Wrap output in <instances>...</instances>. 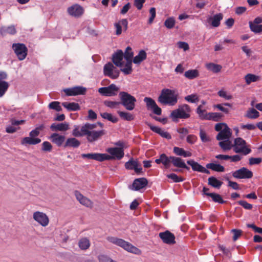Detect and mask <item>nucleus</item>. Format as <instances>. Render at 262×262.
<instances>
[{
	"label": "nucleus",
	"mask_w": 262,
	"mask_h": 262,
	"mask_svg": "<svg viewBox=\"0 0 262 262\" xmlns=\"http://www.w3.org/2000/svg\"><path fill=\"white\" fill-rule=\"evenodd\" d=\"M96 124L86 123L80 128L76 126L73 130L72 135L75 137L85 136L89 143L96 142L105 134L104 130H94L96 127Z\"/></svg>",
	"instance_id": "f257e3e1"
},
{
	"label": "nucleus",
	"mask_w": 262,
	"mask_h": 262,
	"mask_svg": "<svg viewBox=\"0 0 262 262\" xmlns=\"http://www.w3.org/2000/svg\"><path fill=\"white\" fill-rule=\"evenodd\" d=\"M155 162L158 164L162 163L165 168H169L171 163L176 167L190 170V167L187 166L184 160L181 158L175 156L168 157L165 154H161L159 158L155 160Z\"/></svg>",
	"instance_id": "f03ea898"
},
{
	"label": "nucleus",
	"mask_w": 262,
	"mask_h": 262,
	"mask_svg": "<svg viewBox=\"0 0 262 262\" xmlns=\"http://www.w3.org/2000/svg\"><path fill=\"white\" fill-rule=\"evenodd\" d=\"M178 96L174 90L163 89L158 97V101L163 105L174 106L178 102Z\"/></svg>",
	"instance_id": "7ed1b4c3"
},
{
	"label": "nucleus",
	"mask_w": 262,
	"mask_h": 262,
	"mask_svg": "<svg viewBox=\"0 0 262 262\" xmlns=\"http://www.w3.org/2000/svg\"><path fill=\"white\" fill-rule=\"evenodd\" d=\"M107 239L110 242L122 248L129 252L138 255L141 253V251L139 249L123 239L115 237H108Z\"/></svg>",
	"instance_id": "20e7f679"
},
{
	"label": "nucleus",
	"mask_w": 262,
	"mask_h": 262,
	"mask_svg": "<svg viewBox=\"0 0 262 262\" xmlns=\"http://www.w3.org/2000/svg\"><path fill=\"white\" fill-rule=\"evenodd\" d=\"M233 150L236 154H242L246 156L251 152L250 145H247L246 141L241 137L236 138L234 140Z\"/></svg>",
	"instance_id": "39448f33"
},
{
	"label": "nucleus",
	"mask_w": 262,
	"mask_h": 262,
	"mask_svg": "<svg viewBox=\"0 0 262 262\" xmlns=\"http://www.w3.org/2000/svg\"><path fill=\"white\" fill-rule=\"evenodd\" d=\"M120 103L128 111L133 110L136 106V98L126 92H120L119 94Z\"/></svg>",
	"instance_id": "423d86ee"
},
{
	"label": "nucleus",
	"mask_w": 262,
	"mask_h": 262,
	"mask_svg": "<svg viewBox=\"0 0 262 262\" xmlns=\"http://www.w3.org/2000/svg\"><path fill=\"white\" fill-rule=\"evenodd\" d=\"M191 111L190 106L186 104L179 106V108L172 111L170 117L174 120L175 119H187L190 117Z\"/></svg>",
	"instance_id": "0eeeda50"
},
{
	"label": "nucleus",
	"mask_w": 262,
	"mask_h": 262,
	"mask_svg": "<svg viewBox=\"0 0 262 262\" xmlns=\"http://www.w3.org/2000/svg\"><path fill=\"white\" fill-rule=\"evenodd\" d=\"M40 133L38 132L36 129L31 130L29 133V136L23 138L21 140V144L23 145H36L41 142V140L39 138H35L39 135Z\"/></svg>",
	"instance_id": "6e6552de"
},
{
	"label": "nucleus",
	"mask_w": 262,
	"mask_h": 262,
	"mask_svg": "<svg viewBox=\"0 0 262 262\" xmlns=\"http://www.w3.org/2000/svg\"><path fill=\"white\" fill-rule=\"evenodd\" d=\"M12 49L19 60H23L26 57L28 49L25 44L20 43H13Z\"/></svg>",
	"instance_id": "1a4fd4ad"
},
{
	"label": "nucleus",
	"mask_w": 262,
	"mask_h": 262,
	"mask_svg": "<svg viewBox=\"0 0 262 262\" xmlns=\"http://www.w3.org/2000/svg\"><path fill=\"white\" fill-rule=\"evenodd\" d=\"M103 73L105 76H107L113 79H117L120 74V71L111 62L105 64L103 68Z\"/></svg>",
	"instance_id": "9d476101"
},
{
	"label": "nucleus",
	"mask_w": 262,
	"mask_h": 262,
	"mask_svg": "<svg viewBox=\"0 0 262 262\" xmlns=\"http://www.w3.org/2000/svg\"><path fill=\"white\" fill-rule=\"evenodd\" d=\"M81 156L82 158L95 160L99 162H102L105 160H112V159L114 158L113 157L110 156V155L106 154L100 153L82 154H81Z\"/></svg>",
	"instance_id": "9b49d317"
},
{
	"label": "nucleus",
	"mask_w": 262,
	"mask_h": 262,
	"mask_svg": "<svg viewBox=\"0 0 262 262\" xmlns=\"http://www.w3.org/2000/svg\"><path fill=\"white\" fill-rule=\"evenodd\" d=\"M119 88L115 84H111L108 86L102 87L99 89L98 92L102 95L112 97L117 95Z\"/></svg>",
	"instance_id": "f8f14e48"
},
{
	"label": "nucleus",
	"mask_w": 262,
	"mask_h": 262,
	"mask_svg": "<svg viewBox=\"0 0 262 262\" xmlns=\"http://www.w3.org/2000/svg\"><path fill=\"white\" fill-rule=\"evenodd\" d=\"M33 220L42 227H46L49 224V218L44 212L35 211L33 214Z\"/></svg>",
	"instance_id": "ddd939ff"
},
{
	"label": "nucleus",
	"mask_w": 262,
	"mask_h": 262,
	"mask_svg": "<svg viewBox=\"0 0 262 262\" xmlns=\"http://www.w3.org/2000/svg\"><path fill=\"white\" fill-rule=\"evenodd\" d=\"M232 176L235 179H251L253 176L252 171L246 167H242L232 172Z\"/></svg>",
	"instance_id": "4468645a"
},
{
	"label": "nucleus",
	"mask_w": 262,
	"mask_h": 262,
	"mask_svg": "<svg viewBox=\"0 0 262 262\" xmlns=\"http://www.w3.org/2000/svg\"><path fill=\"white\" fill-rule=\"evenodd\" d=\"M262 17H257L253 21L249 22L250 30L255 34H262Z\"/></svg>",
	"instance_id": "2eb2a0df"
},
{
	"label": "nucleus",
	"mask_w": 262,
	"mask_h": 262,
	"mask_svg": "<svg viewBox=\"0 0 262 262\" xmlns=\"http://www.w3.org/2000/svg\"><path fill=\"white\" fill-rule=\"evenodd\" d=\"M143 101L146 103L148 110H152L153 113L157 115H161V108L157 105L153 99L150 97H145Z\"/></svg>",
	"instance_id": "dca6fc26"
},
{
	"label": "nucleus",
	"mask_w": 262,
	"mask_h": 262,
	"mask_svg": "<svg viewBox=\"0 0 262 262\" xmlns=\"http://www.w3.org/2000/svg\"><path fill=\"white\" fill-rule=\"evenodd\" d=\"M159 236L165 244L173 245L176 243L174 235L168 230L159 233Z\"/></svg>",
	"instance_id": "f3484780"
},
{
	"label": "nucleus",
	"mask_w": 262,
	"mask_h": 262,
	"mask_svg": "<svg viewBox=\"0 0 262 262\" xmlns=\"http://www.w3.org/2000/svg\"><path fill=\"white\" fill-rule=\"evenodd\" d=\"M64 92L67 96L83 95L85 94L86 89L82 86H77L65 89Z\"/></svg>",
	"instance_id": "a211bd4d"
},
{
	"label": "nucleus",
	"mask_w": 262,
	"mask_h": 262,
	"mask_svg": "<svg viewBox=\"0 0 262 262\" xmlns=\"http://www.w3.org/2000/svg\"><path fill=\"white\" fill-rule=\"evenodd\" d=\"M75 195L76 199L83 206L87 207L92 208L93 206V203L90 199L83 196L80 192L77 190L74 192Z\"/></svg>",
	"instance_id": "6ab92c4d"
},
{
	"label": "nucleus",
	"mask_w": 262,
	"mask_h": 262,
	"mask_svg": "<svg viewBox=\"0 0 262 262\" xmlns=\"http://www.w3.org/2000/svg\"><path fill=\"white\" fill-rule=\"evenodd\" d=\"M187 163L191 166L192 169L194 171L210 174L209 170L200 165L199 163L194 161L193 160H188L187 161Z\"/></svg>",
	"instance_id": "aec40b11"
},
{
	"label": "nucleus",
	"mask_w": 262,
	"mask_h": 262,
	"mask_svg": "<svg viewBox=\"0 0 262 262\" xmlns=\"http://www.w3.org/2000/svg\"><path fill=\"white\" fill-rule=\"evenodd\" d=\"M49 139L57 146L60 147L65 142L66 137L57 133L52 134Z\"/></svg>",
	"instance_id": "412c9836"
},
{
	"label": "nucleus",
	"mask_w": 262,
	"mask_h": 262,
	"mask_svg": "<svg viewBox=\"0 0 262 262\" xmlns=\"http://www.w3.org/2000/svg\"><path fill=\"white\" fill-rule=\"evenodd\" d=\"M69 14L74 17H79L83 13V8L79 5L76 4L70 7L68 9Z\"/></svg>",
	"instance_id": "4be33fe9"
},
{
	"label": "nucleus",
	"mask_w": 262,
	"mask_h": 262,
	"mask_svg": "<svg viewBox=\"0 0 262 262\" xmlns=\"http://www.w3.org/2000/svg\"><path fill=\"white\" fill-rule=\"evenodd\" d=\"M123 58V53L121 50H118L113 54L112 56V61L114 64L118 67H121L123 66L122 60Z\"/></svg>",
	"instance_id": "5701e85b"
},
{
	"label": "nucleus",
	"mask_w": 262,
	"mask_h": 262,
	"mask_svg": "<svg viewBox=\"0 0 262 262\" xmlns=\"http://www.w3.org/2000/svg\"><path fill=\"white\" fill-rule=\"evenodd\" d=\"M146 124L152 132L158 134L162 137L168 140L171 138V135L167 132H165L164 130H162L161 128L158 126H154L149 123H146Z\"/></svg>",
	"instance_id": "b1692460"
},
{
	"label": "nucleus",
	"mask_w": 262,
	"mask_h": 262,
	"mask_svg": "<svg viewBox=\"0 0 262 262\" xmlns=\"http://www.w3.org/2000/svg\"><path fill=\"white\" fill-rule=\"evenodd\" d=\"M232 135L231 129L228 126L224 128L223 130L219 132L216 137V140L219 141L230 139Z\"/></svg>",
	"instance_id": "393cba45"
},
{
	"label": "nucleus",
	"mask_w": 262,
	"mask_h": 262,
	"mask_svg": "<svg viewBox=\"0 0 262 262\" xmlns=\"http://www.w3.org/2000/svg\"><path fill=\"white\" fill-rule=\"evenodd\" d=\"M125 167L127 169H134L137 173L141 172L142 170L141 167H138V161L133 160V159H131L128 162H126Z\"/></svg>",
	"instance_id": "a878e982"
},
{
	"label": "nucleus",
	"mask_w": 262,
	"mask_h": 262,
	"mask_svg": "<svg viewBox=\"0 0 262 262\" xmlns=\"http://www.w3.org/2000/svg\"><path fill=\"white\" fill-rule=\"evenodd\" d=\"M148 184V181L145 178L136 179L133 183L132 186L135 190H139L144 188Z\"/></svg>",
	"instance_id": "bb28decb"
},
{
	"label": "nucleus",
	"mask_w": 262,
	"mask_h": 262,
	"mask_svg": "<svg viewBox=\"0 0 262 262\" xmlns=\"http://www.w3.org/2000/svg\"><path fill=\"white\" fill-rule=\"evenodd\" d=\"M107 151L111 155L110 156L114 157L113 159L116 158L118 160H120L124 156V151L121 148H110L107 149Z\"/></svg>",
	"instance_id": "cd10ccee"
},
{
	"label": "nucleus",
	"mask_w": 262,
	"mask_h": 262,
	"mask_svg": "<svg viewBox=\"0 0 262 262\" xmlns=\"http://www.w3.org/2000/svg\"><path fill=\"white\" fill-rule=\"evenodd\" d=\"M116 29V34L120 35L122 33V26L123 27L124 31L127 30L128 28V21L126 19H122L117 23L114 24Z\"/></svg>",
	"instance_id": "c85d7f7f"
},
{
	"label": "nucleus",
	"mask_w": 262,
	"mask_h": 262,
	"mask_svg": "<svg viewBox=\"0 0 262 262\" xmlns=\"http://www.w3.org/2000/svg\"><path fill=\"white\" fill-rule=\"evenodd\" d=\"M50 128L52 131L65 132L69 129V126L67 122L58 124L52 123L50 126Z\"/></svg>",
	"instance_id": "c756f323"
},
{
	"label": "nucleus",
	"mask_w": 262,
	"mask_h": 262,
	"mask_svg": "<svg viewBox=\"0 0 262 262\" xmlns=\"http://www.w3.org/2000/svg\"><path fill=\"white\" fill-rule=\"evenodd\" d=\"M80 145V142L76 139L75 138H69L67 139L64 144H63V147L64 148L67 147H73V148H77Z\"/></svg>",
	"instance_id": "7c9ffc66"
},
{
	"label": "nucleus",
	"mask_w": 262,
	"mask_h": 262,
	"mask_svg": "<svg viewBox=\"0 0 262 262\" xmlns=\"http://www.w3.org/2000/svg\"><path fill=\"white\" fill-rule=\"evenodd\" d=\"M223 18V15L221 13L216 14L213 17H210L209 19L211 20V25L213 27H217L220 25V21Z\"/></svg>",
	"instance_id": "2f4dec72"
},
{
	"label": "nucleus",
	"mask_w": 262,
	"mask_h": 262,
	"mask_svg": "<svg viewBox=\"0 0 262 262\" xmlns=\"http://www.w3.org/2000/svg\"><path fill=\"white\" fill-rule=\"evenodd\" d=\"M173 152L179 156H182L184 158L189 157L192 156L191 152L185 151L183 148L175 146L173 148Z\"/></svg>",
	"instance_id": "473e14b6"
},
{
	"label": "nucleus",
	"mask_w": 262,
	"mask_h": 262,
	"mask_svg": "<svg viewBox=\"0 0 262 262\" xmlns=\"http://www.w3.org/2000/svg\"><path fill=\"white\" fill-rule=\"evenodd\" d=\"M62 105L69 111H76L80 109L79 104L75 102H64L62 103Z\"/></svg>",
	"instance_id": "72a5a7b5"
},
{
	"label": "nucleus",
	"mask_w": 262,
	"mask_h": 262,
	"mask_svg": "<svg viewBox=\"0 0 262 262\" xmlns=\"http://www.w3.org/2000/svg\"><path fill=\"white\" fill-rule=\"evenodd\" d=\"M147 54L146 52L141 50L139 51L137 55H136L133 59V62L135 64H140L141 62L146 59Z\"/></svg>",
	"instance_id": "f704fd0d"
},
{
	"label": "nucleus",
	"mask_w": 262,
	"mask_h": 262,
	"mask_svg": "<svg viewBox=\"0 0 262 262\" xmlns=\"http://www.w3.org/2000/svg\"><path fill=\"white\" fill-rule=\"evenodd\" d=\"M206 167L207 168L210 169L214 171L224 172L225 171L224 167L219 164L208 163L206 164Z\"/></svg>",
	"instance_id": "c9c22d12"
},
{
	"label": "nucleus",
	"mask_w": 262,
	"mask_h": 262,
	"mask_svg": "<svg viewBox=\"0 0 262 262\" xmlns=\"http://www.w3.org/2000/svg\"><path fill=\"white\" fill-rule=\"evenodd\" d=\"M219 145L224 151L229 150L232 148H233V144H232L230 139L221 141L219 143Z\"/></svg>",
	"instance_id": "e433bc0d"
},
{
	"label": "nucleus",
	"mask_w": 262,
	"mask_h": 262,
	"mask_svg": "<svg viewBox=\"0 0 262 262\" xmlns=\"http://www.w3.org/2000/svg\"><path fill=\"white\" fill-rule=\"evenodd\" d=\"M259 113L254 108H250L247 111L245 117L249 119H255L259 117Z\"/></svg>",
	"instance_id": "4c0bfd02"
},
{
	"label": "nucleus",
	"mask_w": 262,
	"mask_h": 262,
	"mask_svg": "<svg viewBox=\"0 0 262 262\" xmlns=\"http://www.w3.org/2000/svg\"><path fill=\"white\" fill-rule=\"evenodd\" d=\"M16 29L13 26L9 27H4L1 28L0 33L2 35H6L7 34L14 35L16 33Z\"/></svg>",
	"instance_id": "58836bf2"
},
{
	"label": "nucleus",
	"mask_w": 262,
	"mask_h": 262,
	"mask_svg": "<svg viewBox=\"0 0 262 262\" xmlns=\"http://www.w3.org/2000/svg\"><path fill=\"white\" fill-rule=\"evenodd\" d=\"M208 184L213 187L220 188L222 186L223 182L218 180L214 177H209L208 179Z\"/></svg>",
	"instance_id": "ea45409f"
},
{
	"label": "nucleus",
	"mask_w": 262,
	"mask_h": 262,
	"mask_svg": "<svg viewBox=\"0 0 262 262\" xmlns=\"http://www.w3.org/2000/svg\"><path fill=\"white\" fill-rule=\"evenodd\" d=\"M206 68L207 69V70L215 73L220 72L222 68L221 65L213 63H207L206 64Z\"/></svg>",
	"instance_id": "a19ab883"
},
{
	"label": "nucleus",
	"mask_w": 262,
	"mask_h": 262,
	"mask_svg": "<svg viewBox=\"0 0 262 262\" xmlns=\"http://www.w3.org/2000/svg\"><path fill=\"white\" fill-rule=\"evenodd\" d=\"M199 75V71L196 69L188 70L184 73L185 77L189 79H194L198 77Z\"/></svg>",
	"instance_id": "79ce46f5"
},
{
	"label": "nucleus",
	"mask_w": 262,
	"mask_h": 262,
	"mask_svg": "<svg viewBox=\"0 0 262 262\" xmlns=\"http://www.w3.org/2000/svg\"><path fill=\"white\" fill-rule=\"evenodd\" d=\"M78 246L81 250L88 249L90 246L89 239L86 237L82 238L78 242Z\"/></svg>",
	"instance_id": "37998d69"
},
{
	"label": "nucleus",
	"mask_w": 262,
	"mask_h": 262,
	"mask_svg": "<svg viewBox=\"0 0 262 262\" xmlns=\"http://www.w3.org/2000/svg\"><path fill=\"white\" fill-rule=\"evenodd\" d=\"M202 106L201 105L198 106L196 110V113L198 114L201 120H208V119H207L206 118L208 117L209 113H207L205 110H202Z\"/></svg>",
	"instance_id": "c03bdc74"
},
{
	"label": "nucleus",
	"mask_w": 262,
	"mask_h": 262,
	"mask_svg": "<svg viewBox=\"0 0 262 262\" xmlns=\"http://www.w3.org/2000/svg\"><path fill=\"white\" fill-rule=\"evenodd\" d=\"M224 106H227L231 107L232 104L229 103H224L223 104H217L214 105L213 107L215 108H217L219 110L223 112L226 114L229 113V110L228 108L225 107Z\"/></svg>",
	"instance_id": "a18cd8bd"
},
{
	"label": "nucleus",
	"mask_w": 262,
	"mask_h": 262,
	"mask_svg": "<svg viewBox=\"0 0 262 262\" xmlns=\"http://www.w3.org/2000/svg\"><path fill=\"white\" fill-rule=\"evenodd\" d=\"M224 115L221 113H209L208 120H212L214 121H219Z\"/></svg>",
	"instance_id": "49530a36"
},
{
	"label": "nucleus",
	"mask_w": 262,
	"mask_h": 262,
	"mask_svg": "<svg viewBox=\"0 0 262 262\" xmlns=\"http://www.w3.org/2000/svg\"><path fill=\"white\" fill-rule=\"evenodd\" d=\"M259 79V77L258 76L252 74H247L245 76V80L247 84L249 85L251 82H256Z\"/></svg>",
	"instance_id": "de8ad7c7"
},
{
	"label": "nucleus",
	"mask_w": 262,
	"mask_h": 262,
	"mask_svg": "<svg viewBox=\"0 0 262 262\" xmlns=\"http://www.w3.org/2000/svg\"><path fill=\"white\" fill-rule=\"evenodd\" d=\"M118 114L123 119L127 121H132L134 119V116L130 113L119 111Z\"/></svg>",
	"instance_id": "09e8293b"
},
{
	"label": "nucleus",
	"mask_w": 262,
	"mask_h": 262,
	"mask_svg": "<svg viewBox=\"0 0 262 262\" xmlns=\"http://www.w3.org/2000/svg\"><path fill=\"white\" fill-rule=\"evenodd\" d=\"M207 195L210 196L214 202H217L220 204H224L225 202V201L223 200L222 196L219 194L211 193L207 194Z\"/></svg>",
	"instance_id": "8fccbe9b"
},
{
	"label": "nucleus",
	"mask_w": 262,
	"mask_h": 262,
	"mask_svg": "<svg viewBox=\"0 0 262 262\" xmlns=\"http://www.w3.org/2000/svg\"><path fill=\"white\" fill-rule=\"evenodd\" d=\"M121 71L125 75L130 74L133 71L132 61H126L125 68L121 69Z\"/></svg>",
	"instance_id": "3c124183"
},
{
	"label": "nucleus",
	"mask_w": 262,
	"mask_h": 262,
	"mask_svg": "<svg viewBox=\"0 0 262 262\" xmlns=\"http://www.w3.org/2000/svg\"><path fill=\"white\" fill-rule=\"evenodd\" d=\"M166 177L168 179H171L173 182L175 183L183 182L185 180V179L183 177L178 176L177 174L174 173L168 174Z\"/></svg>",
	"instance_id": "603ef678"
},
{
	"label": "nucleus",
	"mask_w": 262,
	"mask_h": 262,
	"mask_svg": "<svg viewBox=\"0 0 262 262\" xmlns=\"http://www.w3.org/2000/svg\"><path fill=\"white\" fill-rule=\"evenodd\" d=\"M100 115L103 118L107 119L113 123H116L118 121L117 117L113 116L111 114L108 113H101Z\"/></svg>",
	"instance_id": "864d4df0"
},
{
	"label": "nucleus",
	"mask_w": 262,
	"mask_h": 262,
	"mask_svg": "<svg viewBox=\"0 0 262 262\" xmlns=\"http://www.w3.org/2000/svg\"><path fill=\"white\" fill-rule=\"evenodd\" d=\"M9 87V84L5 81L0 80V97H2L6 93Z\"/></svg>",
	"instance_id": "5fc2aeb1"
},
{
	"label": "nucleus",
	"mask_w": 262,
	"mask_h": 262,
	"mask_svg": "<svg viewBox=\"0 0 262 262\" xmlns=\"http://www.w3.org/2000/svg\"><path fill=\"white\" fill-rule=\"evenodd\" d=\"M133 52H132V49L131 47H127L126 48L124 54H123V57L126 60V61H132V58L133 57Z\"/></svg>",
	"instance_id": "6e6d98bb"
},
{
	"label": "nucleus",
	"mask_w": 262,
	"mask_h": 262,
	"mask_svg": "<svg viewBox=\"0 0 262 262\" xmlns=\"http://www.w3.org/2000/svg\"><path fill=\"white\" fill-rule=\"evenodd\" d=\"M176 24L175 19L173 17H170L167 18L164 22V26L169 29L174 27Z\"/></svg>",
	"instance_id": "4d7b16f0"
},
{
	"label": "nucleus",
	"mask_w": 262,
	"mask_h": 262,
	"mask_svg": "<svg viewBox=\"0 0 262 262\" xmlns=\"http://www.w3.org/2000/svg\"><path fill=\"white\" fill-rule=\"evenodd\" d=\"M185 100L190 103H195L199 101V98L197 94H193L186 96Z\"/></svg>",
	"instance_id": "13d9d810"
},
{
	"label": "nucleus",
	"mask_w": 262,
	"mask_h": 262,
	"mask_svg": "<svg viewBox=\"0 0 262 262\" xmlns=\"http://www.w3.org/2000/svg\"><path fill=\"white\" fill-rule=\"evenodd\" d=\"M49 107L50 109L54 110L57 112L62 111V108L60 106V103L58 101H53L49 104Z\"/></svg>",
	"instance_id": "bf43d9fd"
},
{
	"label": "nucleus",
	"mask_w": 262,
	"mask_h": 262,
	"mask_svg": "<svg viewBox=\"0 0 262 262\" xmlns=\"http://www.w3.org/2000/svg\"><path fill=\"white\" fill-rule=\"evenodd\" d=\"M217 95L222 97L224 98L225 100H230L232 98V95L230 94H228L224 90H220L217 92Z\"/></svg>",
	"instance_id": "052dcab7"
},
{
	"label": "nucleus",
	"mask_w": 262,
	"mask_h": 262,
	"mask_svg": "<svg viewBox=\"0 0 262 262\" xmlns=\"http://www.w3.org/2000/svg\"><path fill=\"white\" fill-rule=\"evenodd\" d=\"M237 203L244 207L245 209L251 210L253 207V205L250 203H248L246 201L240 200L237 202Z\"/></svg>",
	"instance_id": "680f3d73"
},
{
	"label": "nucleus",
	"mask_w": 262,
	"mask_h": 262,
	"mask_svg": "<svg viewBox=\"0 0 262 262\" xmlns=\"http://www.w3.org/2000/svg\"><path fill=\"white\" fill-rule=\"evenodd\" d=\"M52 149V145L48 141H45L42 144V150L44 151H51Z\"/></svg>",
	"instance_id": "e2e57ef3"
},
{
	"label": "nucleus",
	"mask_w": 262,
	"mask_h": 262,
	"mask_svg": "<svg viewBox=\"0 0 262 262\" xmlns=\"http://www.w3.org/2000/svg\"><path fill=\"white\" fill-rule=\"evenodd\" d=\"M149 13L150 14V16L148 19V24H151L153 23L155 18L156 15V11L155 8L152 7L149 10Z\"/></svg>",
	"instance_id": "0e129e2a"
},
{
	"label": "nucleus",
	"mask_w": 262,
	"mask_h": 262,
	"mask_svg": "<svg viewBox=\"0 0 262 262\" xmlns=\"http://www.w3.org/2000/svg\"><path fill=\"white\" fill-rule=\"evenodd\" d=\"M262 161L261 158H253L251 157L249 159V164L250 165H253L255 164H259Z\"/></svg>",
	"instance_id": "69168bd1"
},
{
	"label": "nucleus",
	"mask_w": 262,
	"mask_h": 262,
	"mask_svg": "<svg viewBox=\"0 0 262 262\" xmlns=\"http://www.w3.org/2000/svg\"><path fill=\"white\" fill-rule=\"evenodd\" d=\"M98 259L99 262H117L104 255H101L99 256Z\"/></svg>",
	"instance_id": "338daca9"
},
{
	"label": "nucleus",
	"mask_w": 262,
	"mask_h": 262,
	"mask_svg": "<svg viewBox=\"0 0 262 262\" xmlns=\"http://www.w3.org/2000/svg\"><path fill=\"white\" fill-rule=\"evenodd\" d=\"M198 138L195 135H189L187 137L186 141L190 144H193L196 142Z\"/></svg>",
	"instance_id": "774afa93"
}]
</instances>
